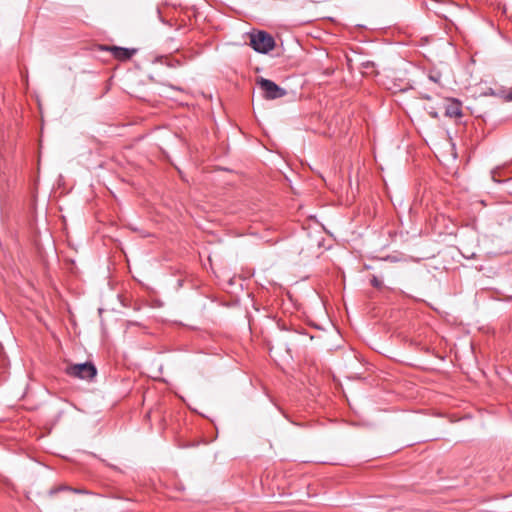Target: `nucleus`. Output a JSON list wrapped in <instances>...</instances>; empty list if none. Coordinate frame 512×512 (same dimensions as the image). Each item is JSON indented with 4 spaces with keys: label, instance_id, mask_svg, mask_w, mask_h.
Returning a JSON list of instances; mask_svg holds the SVG:
<instances>
[{
    "label": "nucleus",
    "instance_id": "nucleus-1",
    "mask_svg": "<svg viewBox=\"0 0 512 512\" xmlns=\"http://www.w3.org/2000/svg\"><path fill=\"white\" fill-rule=\"evenodd\" d=\"M250 45L259 53H268L274 48L275 41L270 34L258 31L250 34Z\"/></svg>",
    "mask_w": 512,
    "mask_h": 512
},
{
    "label": "nucleus",
    "instance_id": "nucleus-2",
    "mask_svg": "<svg viewBox=\"0 0 512 512\" xmlns=\"http://www.w3.org/2000/svg\"><path fill=\"white\" fill-rule=\"evenodd\" d=\"M66 373L79 379L91 380L96 376L97 370L92 363L87 362L68 366Z\"/></svg>",
    "mask_w": 512,
    "mask_h": 512
},
{
    "label": "nucleus",
    "instance_id": "nucleus-3",
    "mask_svg": "<svg viewBox=\"0 0 512 512\" xmlns=\"http://www.w3.org/2000/svg\"><path fill=\"white\" fill-rule=\"evenodd\" d=\"M258 84L266 99H277L286 95V91L271 80L260 78Z\"/></svg>",
    "mask_w": 512,
    "mask_h": 512
},
{
    "label": "nucleus",
    "instance_id": "nucleus-4",
    "mask_svg": "<svg viewBox=\"0 0 512 512\" xmlns=\"http://www.w3.org/2000/svg\"><path fill=\"white\" fill-rule=\"evenodd\" d=\"M445 115L450 118H460L462 116L461 103L456 99H447L445 101Z\"/></svg>",
    "mask_w": 512,
    "mask_h": 512
},
{
    "label": "nucleus",
    "instance_id": "nucleus-5",
    "mask_svg": "<svg viewBox=\"0 0 512 512\" xmlns=\"http://www.w3.org/2000/svg\"><path fill=\"white\" fill-rule=\"evenodd\" d=\"M110 51L112 52L113 56L119 60H127L130 59L133 54L136 52V50L127 49V48H121V47H111Z\"/></svg>",
    "mask_w": 512,
    "mask_h": 512
},
{
    "label": "nucleus",
    "instance_id": "nucleus-6",
    "mask_svg": "<svg viewBox=\"0 0 512 512\" xmlns=\"http://www.w3.org/2000/svg\"><path fill=\"white\" fill-rule=\"evenodd\" d=\"M371 284L376 287V288H379L382 286V282L375 276H373L372 280H371Z\"/></svg>",
    "mask_w": 512,
    "mask_h": 512
},
{
    "label": "nucleus",
    "instance_id": "nucleus-7",
    "mask_svg": "<svg viewBox=\"0 0 512 512\" xmlns=\"http://www.w3.org/2000/svg\"><path fill=\"white\" fill-rule=\"evenodd\" d=\"M430 115H431L433 118H438V113H437V112H430Z\"/></svg>",
    "mask_w": 512,
    "mask_h": 512
}]
</instances>
